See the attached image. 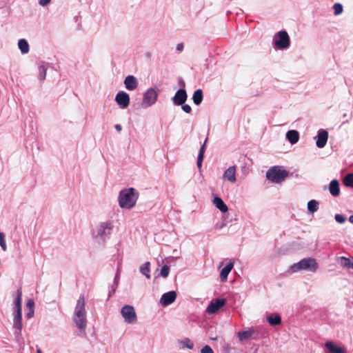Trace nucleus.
Returning <instances> with one entry per match:
<instances>
[{"instance_id": "1", "label": "nucleus", "mask_w": 353, "mask_h": 353, "mask_svg": "<svg viewBox=\"0 0 353 353\" xmlns=\"http://www.w3.org/2000/svg\"><path fill=\"white\" fill-rule=\"evenodd\" d=\"M139 192L133 188L122 190L119 196V204L121 208L131 209L137 203Z\"/></svg>"}, {"instance_id": "2", "label": "nucleus", "mask_w": 353, "mask_h": 353, "mask_svg": "<svg viewBox=\"0 0 353 353\" xmlns=\"http://www.w3.org/2000/svg\"><path fill=\"white\" fill-rule=\"evenodd\" d=\"M85 305V297L83 295L81 296L77 300L73 317V321L76 324V326L81 330H84L87 325L86 311Z\"/></svg>"}, {"instance_id": "3", "label": "nucleus", "mask_w": 353, "mask_h": 353, "mask_svg": "<svg viewBox=\"0 0 353 353\" xmlns=\"http://www.w3.org/2000/svg\"><path fill=\"white\" fill-rule=\"evenodd\" d=\"M317 269L318 263L316 260L310 257L305 258L291 266V270L292 272H296L300 270H307L314 272Z\"/></svg>"}, {"instance_id": "4", "label": "nucleus", "mask_w": 353, "mask_h": 353, "mask_svg": "<svg viewBox=\"0 0 353 353\" xmlns=\"http://www.w3.org/2000/svg\"><path fill=\"white\" fill-rule=\"evenodd\" d=\"M289 172L279 166H273L266 172L268 179L275 183H280L288 176Z\"/></svg>"}, {"instance_id": "5", "label": "nucleus", "mask_w": 353, "mask_h": 353, "mask_svg": "<svg viewBox=\"0 0 353 353\" xmlns=\"http://www.w3.org/2000/svg\"><path fill=\"white\" fill-rule=\"evenodd\" d=\"M290 39L286 31H279L274 36V46L278 49H285L290 46Z\"/></svg>"}, {"instance_id": "6", "label": "nucleus", "mask_w": 353, "mask_h": 353, "mask_svg": "<svg viewBox=\"0 0 353 353\" xmlns=\"http://www.w3.org/2000/svg\"><path fill=\"white\" fill-rule=\"evenodd\" d=\"M121 315L125 322L134 323L137 321V316L134 308L130 305H124L121 310Z\"/></svg>"}, {"instance_id": "7", "label": "nucleus", "mask_w": 353, "mask_h": 353, "mask_svg": "<svg viewBox=\"0 0 353 353\" xmlns=\"http://www.w3.org/2000/svg\"><path fill=\"white\" fill-rule=\"evenodd\" d=\"M158 97L157 91L153 88H150L144 94L142 105L145 107H149L155 103Z\"/></svg>"}, {"instance_id": "8", "label": "nucleus", "mask_w": 353, "mask_h": 353, "mask_svg": "<svg viewBox=\"0 0 353 353\" xmlns=\"http://www.w3.org/2000/svg\"><path fill=\"white\" fill-rule=\"evenodd\" d=\"M226 303L225 299H216L210 302L207 307V312L208 314H214L216 313L222 306H223Z\"/></svg>"}, {"instance_id": "9", "label": "nucleus", "mask_w": 353, "mask_h": 353, "mask_svg": "<svg viewBox=\"0 0 353 353\" xmlns=\"http://www.w3.org/2000/svg\"><path fill=\"white\" fill-rule=\"evenodd\" d=\"M115 101L121 108H126L130 104L129 94L123 91H121L116 95Z\"/></svg>"}, {"instance_id": "10", "label": "nucleus", "mask_w": 353, "mask_h": 353, "mask_svg": "<svg viewBox=\"0 0 353 353\" xmlns=\"http://www.w3.org/2000/svg\"><path fill=\"white\" fill-rule=\"evenodd\" d=\"M187 92L184 89H179L172 97L173 103L176 105H183L187 100Z\"/></svg>"}, {"instance_id": "11", "label": "nucleus", "mask_w": 353, "mask_h": 353, "mask_svg": "<svg viewBox=\"0 0 353 353\" xmlns=\"http://www.w3.org/2000/svg\"><path fill=\"white\" fill-rule=\"evenodd\" d=\"M176 298V293L174 291H170L163 294L160 299V303L167 306L172 303Z\"/></svg>"}, {"instance_id": "12", "label": "nucleus", "mask_w": 353, "mask_h": 353, "mask_svg": "<svg viewBox=\"0 0 353 353\" xmlns=\"http://www.w3.org/2000/svg\"><path fill=\"white\" fill-rule=\"evenodd\" d=\"M112 228L110 226V223H101L97 228L95 234L96 237H103L106 234H110V230Z\"/></svg>"}, {"instance_id": "13", "label": "nucleus", "mask_w": 353, "mask_h": 353, "mask_svg": "<svg viewBox=\"0 0 353 353\" xmlns=\"http://www.w3.org/2000/svg\"><path fill=\"white\" fill-rule=\"evenodd\" d=\"M325 347L327 350V353H345V348L337 346L332 341H327L325 343Z\"/></svg>"}, {"instance_id": "14", "label": "nucleus", "mask_w": 353, "mask_h": 353, "mask_svg": "<svg viewBox=\"0 0 353 353\" xmlns=\"http://www.w3.org/2000/svg\"><path fill=\"white\" fill-rule=\"evenodd\" d=\"M124 85L127 90H134L138 86V81L137 78L132 75H129L124 80Z\"/></svg>"}, {"instance_id": "15", "label": "nucleus", "mask_w": 353, "mask_h": 353, "mask_svg": "<svg viewBox=\"0 0 353 353\" xmlns=\"http://www.w3.org/2000/svg\"><path fill=\"white\" fill-rule=\"evenodd\" d=\"M255 330L253 328H248L247 330L237 332L236 335L240 342L250 339L254 334Z\"/></svg>"}, {"instance_id": "16", "label": "nucleus", "mask_w": 353, "mask_h": 353, "mask_svg": "<svg viewBox=\"0 0 353 353\" xmlns=\"http://www.w3.org/2000/svg\"><path fill=\"white\" fill-rule=\"evenodd\" d=\"M328 133L325 130H320L317 135L316 146L319 148H323L327 141Z\"/></svg>"}, {"instance_id": "17", "label": "nucleus", "mask_w": 353, "mask_h": 353, "mask_svg": "<svg viewBox=\"0 0 353 353\" xmlns=\"http://www.w3.org/2000/svg\"><path fill=\"white\" fill-rule=\"evenodd\" d=\"M223 178L231 183H235L236 181V167L230 166L228 168L223 174Z\"/></svg>"}, {"instance_id": "18", "label": "nucleus", "mask_w": 353, "mask_h": 353, "mask_svg": "<svg viewBox=\"0 0 353 353\" xmlns=\"http://www.w3.org/2000/svg\"><path fill=\"white\" fill-rule=\"evenodd\" d=\"M14 327L21 330L23 327L22 324V311H14Z\"/></svg>"}, {"instance_id": "19", "label": "nucleus", "mask_w": 353, "mask_h": 353, "mask_svg": "<svg viewBox=\"0 0 353 353\" xmlns=\"http://www.w3.org/2000/svg\"><path fill=\"white\" fill-rule=\"evenodd\" d=\"M329 190L330 194L334 196H337L340 193L339 183L337 180L334 179L330 183Z\"/></svg>"}, {"instance_id": "20", "label": "nucleus", "mask_w": 353, "mask_h": 353, "mask_svg": "<svg viewBox=\"0 0 353 353\" xmlns=\"http://www.w3.org/2000/svg\"><path fill=\"white\" fill-rule=\"evenodd\" d=\"M234 264L232 262L229 263L225 267H224L220 273V278L222 281H225L228 279L229 273L233 268Z\"/></svg>"}, {"instance_id": "21", "label": "nucleus", "mask_w": 353, "mask_h": 353, "mask_svg": "<svg viewBox=\"0 0 353 353\" xmlns=\"http://www.w3.org/2000/svg\"><path fill=\"white\" fill-rule=\"evenodd\" d=\"M213 203L222 212H226L228 210V206L225 204L223 201L220 197H215L213 200Z\"/></svg>"}, {"instance_id": "22", "label": "nucleus", "mask_w": 353, "mask_h": 353, "mask_svg": "<svg viewBox=\"0 0 353 353\" xmlns=\"http://www.w3.org/2000/svg\"><path fill=\"white\" fill-rule=\"evenodd\" d=\"M286 138L292 144H294L299 139V134L296 130H289L286 134Z\"/></svg>"}, {"instance_id": "23", "label": "nucleus", "mask_w": 353, "mask_h": 353, "mask_svg": "<svg viewBox=\"0 0 353 353\" xmlns=\"http://www.w3.org/2000/svg\"><path fill=\"white\" fill-rule=\"evenodd\" d=\"M192 100L196 105H199L203 101V91L201 89L196 90L192 96Z\"/></svg>"}, {"instance_id": "24", "label": "nucleus", "mask_w": 353, "mask_h": 353, "mask_svg": "<svg viewBox=\"0 0 353 353\" xmlns=\"http://www.w3.org/2000/svg\"><path fill=\"white\" fill-rule=\"evenodd\" d=\"M18 46L23 54H26L29 52V45L26 39H20L18 43Z\"/></svg>"}, {"instance_id": "25", "label": "nucleus", "mask_w": 353, "mask_h": 353, "mask_svg": "<svg viewBox=\"0 0 353 353\" xmlns=\"http://www.w3.org/2000/svg\"><path fill=\"white\" fill-rule=\"evenodd\" d=\"M22 292L21 290L17 291V298L14 301L15 311H21Z\"/></svg>"}, {"instance_id": "26", "label": "nucleus", "mask_w": 353, "mask_h": 353, "mask_svg": "<svg viewBox=\"0 0 353 353\" xmlns=\"http://www.w3.org/2000/svg\"><path fill=\"white\" fill-rule=\"evenodd\" d=\"M268 321L271 325H278L281 323V319L279 315L274 316H270L268 317Z\"/></svg>"}, {"instance_id": "27", "label": "nucleus", "mask_w": 353, "mask_h": 353, "mask_svg": "<svg viewBox=\"0 0 353 353\" xmlns=\"http://www.w3.org/2000/svg\"><path fill=\"white\" fill-rule=\"evenodd\" d=\"M307 209L311 212H314L319 209V202L316 200H311L307 203Z\"/></svg>"}, {"instance_id": "28", "label": "nucleus", "mask_w": 353, "mask_h": 353, "mask_svg": "<svg viewBox=\"0 0 353 353\" xmlns=\"http://www.w3.org/2000/svg\"><path fill=\"white\" fill-rule=\"evenodd\" d=\"M150 262H146L140 268L141 272L144 274L148 279H150Z\"/></svg>"}, {"instance_id": "29", "label": "nucleus", "mask_w": 353, "mask_h": 353, "mask_svg": "<svg viewBox=\"0 0 353 353\" xmlns=\"http://www.w3.org/2000/svg\"><path fill=\"white\" fill-rule=\"evenodd\" d=\"M344 184L347 187H353V173L347 174L344 178Z\"/></svg>"}, {"instance_id": "30", "label": "nucleus", "mask_w": 353, "mask_h": 353, "mask_svg": "<svg viewBox=\"0 0 353 353\" xmlns=\"http://www.w3.org/2000/svg\"><path fill=\"white\" fill-rule=\"evenodd\" d=\"M333 9L335 15L341 14L343 10V6L339 3H336L333 6Z\"/></svg>"}, {"instance_id": "31", "label": "nucleus", "mask_w": 353, "mask_h": 353, "mask_svg": "<svg viewBox=\"0 0 353 353\" xmlns=\"http://www.w3.org/2000/svg\"><path fill=\"white\" fill-rule=\"evenodd\" d=\"M182 344L184 347H187L190 350H192L194 347L193 342L189 339H185L183 341H182Z\"/></svg>"}, {"instance_id": "32", "label": "nucleus", "mask_w": 353, "mask_h": 353, "mask_svg": "<svg viewBox=\"0 0 353 353\" xmlns=\"http://www.w3.org/2000/svg\"><path fill=\"white\" fill-rule=\"evenodd\" d=\"M170 272V268L168 265H164L161 268L160 275L165 278L168 276Z\"/></svg>"}, {"instance_id": "33", "label": "nucleus", "mask_w": 353, "mask_h": 353, "mask_svg": "<svg viewBox=\"0 0 353 353\" xmlns=\"http://www.w3.org/2000/svg\"><path fill=\"white\" fill-rule=\"evenodd\" d=\"M46 76V70L44 66L39 67V79L41 81L44 80Z\"/></svg>"}, {"instance_id": "34", "label": "nucleus", "mask_w": 353, "mask_h": 353, "mask_svg": "<svg viewBox=\"0 0 353 353\" xmlns=\"http://www.w3.org/2000/svg\"><path fill=\"white\" fill-rule=\"evenodd\" d=\"M0 246L1 247V248L4 251L6 250V241H5V234L2 232H0Z\"/></svg>"}, {"instance_id": "35", "label": "nucleus", "mask_w": 353, "mask_h": 353, "mask_svg": "<svg viewBox=\"0 0 353 353\" xmlns=\"http://www.w3.org/2000/svg\"><path fill=\"white\" fill-rule=\"evenodd\" d=\"M201 353H214L212 349L209 345H205L201 350Z\"/></svg>"}, {"instance_id": "36", "label": "nucleus", "mask_w": 353, "mask_h": 353, "mask_svg": "<svg viewBox=\"0 0 353 353\" xmlns=\"http://www.w3.org/2000/svg\"><path fill=\"white\" fill-rule=\"evenodd\" d=\"M182 105V106H181V108H182V110H183L185 112H186V113H188V114H189V113H190V112H192V108H191L190 105H189L188 104H185V103H183V105Z\"/></svg>"}, {"instance_id": "37", "label": "nucleus", "mask_w": 353, "mask_h": 353, "mask_svg": "<svg viewBox=\"0 0 353 353\" xmlns=\"http://www.w3.org/2000/svg\"><path fill=\"white\" fill-rule=\"evenodd\" d=\"M335 220L339 223H343L345 222V219L344 218V216L341 214H336L335 215Z\"/></svg>"}, {"instance_id": "38", "label": "nucleus", "mask_w": 353, "mask_h": 353, "mask_svg": "<svg viewBox=\"0 0 353 353\" xmlns=\"http://www.w3.org/2000/svg\"><path fill=\"white\" fill-rule=\"evenodd\" d=\"M203 160V157L201 156V154H199L198 159H197V166L199 168H201V167L202 165Z\"/></svg>"}, {"instance_id": "39", "label": "nucleus", "mask_w": 353, "mask_h": 353, "mask_svg": "<svg viewBox=\"0 0 353 353\" xmlns=\"http://www.w3.org/2000/svg\"><path fill=\"white\" fill-rule=\"evenodd\" d=\"M207 139L204 142L203 145L201 146L199 150V154H201L203 157H204V152H205V143H206Z\"/></svg>"}, {"instance_id": "40", "label": "nucleus", "mask_w": 353, "mask_h": 353, "mask_svg": "<svg viewBox=\"0 0 353 353\" xmlns=\"http://www.w3.org/2000/svg\"><path fill=\"white\" fill-rule=\"evenodd\" d=\"M207 139L204 142L203 145L201 146L199 150V154H201L203 157H204V152H205V143H206Z\"/></svg>"}, {"instance_id": "41", "label": "nucleus", "mask_w": 353, "mask_h": 353, "mask_svg": "<svg viewBox=\"0 0 353 353\" xmlns=\"http://www.w3.org/2000/svg\"><path fill=\"white\" fill-rule=\"evenodd\" d=\"M51 0H39V3L41 6H46L50 3Z\"/></svg>"}, {"instance_id": "42", "label": "nucleus", "mask_w": 353, "mask_h": 353, "mask_svg": "<svg viewBox=\"0 0 353 353\" xmlns=\"http://www.w3.org/2000/svg\"><path fill=\"white\" fill-rule=\"evenodd\" d=\"M34 305V301L31 299L28 300V301L27 303V307L29 308V310H33Z\"/></svg>"}, {"instance_id": "43", "label": "nucleus", "mask_w": 353, "mask_h": 353, "mask_svg": "<svg viewBox=\"0 0 353 353\" xmlns=\"http://www.w3.org/2000/svg\"><path fill=\"white\" fill-rule=\"evenodd\" d=\"M341 259H342V260H344V261H345V262L344 265H345V267L349 268V265H350V264H351V262H350V259H347V258H345V257H344V256H342V257H341Z\"/></svg>"}, {"instance_id": "44", "label": "nucleus", "mask_w": 353, "mask_h": 353, "mask_svg": "<svg viewBox=\"0 0 353 353\" xmlns=\"http://www.w3.org/2000/svg\"><path fill=\"white\" fill-rule=\"evenodd\" d=\"M34 314V310H29V312L27 313V317L28 318H31Z\"/></svg>"}, {"instance_id": "45", "label": "nucleus", "mask_w": 353, "mask_h": 353, "mask_svg": "<svg viewBox=\"0 0 353 353\" xmlns=\"http://www.w3.org/2000/svg\"><path fill=\"white\" fill-rule=\"evenodd\" d=\"M183 43H179L177 46H176V50H179V51H181L183 50Z\"/></svg>"}, {"instance_id": "46", "label": "nucleus", "mask_w": 353, "mask_h": 353, "mask_svg": "<svg viewBox=\"0 0 353 353\" xmlns=\"http://www.w3.org/2000/svg\"><path fill=\"white\" fill-rule=\"evenodd\" d=\"M115 128H116V130H117V131H119H119H121V129H122L121 125H119V124H117V125H115Z\"/></svg>"}, {"instance_id": "47", "label": "nucleus", "mask_w": 353, "mask_h": 353, "mask_svg": "<svg viewBox=\"0 0 353 353\" xmlns=\"http://www.w3.org/2000/svg\"><path fill=\"white\" fill-rule=\"evenodd\" d=\"M349 221L351 222V223H353V215H351L349 218Z\"/></svg>"}, {"instance_id": "48", "label": "nucleus", "mask_w": 353, "mask_h": 353, "mask_svg": "<svg viewBox=\"0 0 353 353\" xmlns=\"http://www.w3.org/2000/svg\"><path fill=\"white\" fill-rule=\"evenodd\" d=\"M37 353H42L41 350L39 347L37 348Z\"/></svg>"}, {"instance_id": "49", "label": "nucleus", "mask_w": 353, "mask_h": 353, "mask_svg": "<svg viewBox=\"0 0 353 353\" xmlns=\"http://www.w3.org/2000/svg\"><path fill=\"white\" fill-rule=\"evenodd\" d=\"M349 268H353V263H351V264H350V265H349Z\"/></svg>"}]
</instances>
